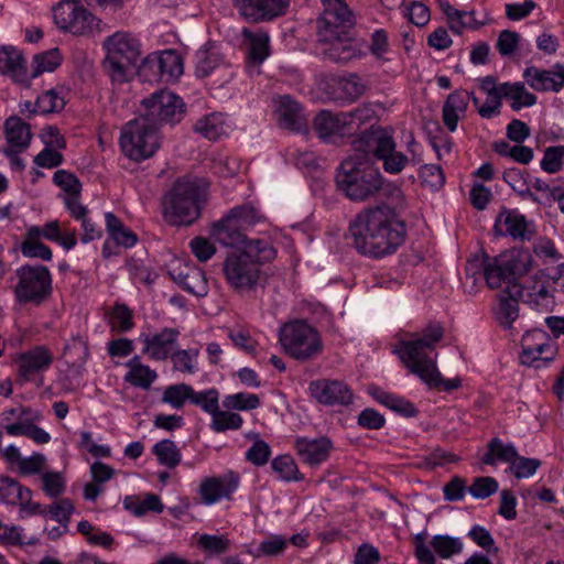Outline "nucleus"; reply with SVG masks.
<instances>
[{"instance_id":"9d476101","label":"nucleus","mask_w":564,"mask_h":564,"mask_svg":"<svg viewBox=\"0 0 564 564\" xmlns=\"http://www.w3.org/2000/svg\"><path fill=\"white\" fill-rule=\"evenodd\" d=\"M57 28L74 35H93L101 31V20L89 12L80 0H61L53 7Z\"/></svg>"},{"instance_id":"4468645a","label":"nucleus","mask_w":564,"mask_h":564,"mask_svg":"<svg viewBox=\"0 0 564 564\" xmlns=\"http://www.w3.org/2000/svg\"><path fill=\"white\" fill-rule=\"evenodd\" d=\"M308 393L317 403L326 406H348L354 401L351 389L340 380H313L308 384Z\"/></svg>"},{"instance_id":"3c124183","label":"nucleus","mask_w":564,"mask_h":564,"mask_svg":"<svg viewBox=\"0 0 564 564\" xmlns=\"http://www.w3.org/2000/svg\"><path fill=\"white\" fill-rule=\"evenodd\" d=\"M223 404L226 409L248 411L257 409L260 405V399L253 393L239 392L227 395Z\"/></svg>"},{"instance_id":"ea45409f","label":"nucleus","mask_w":564,"mask_h":564,"mask_svg":"<svg viewBox=\"0 0 564 564\" xmlns=\"http://www.w3.org/2000/svg\"><path fill=\"white\" fill-rule=\"evenodd\" d=\"M517 455V449L512 444H503L499 438H492L482 462L486 465H495L497 460H501L510 466Z\"/></svg>"},{"instance_id":"b1692460","label":"nucleus","mask_w":564,"mask_h":564,"mask_svg":"<svg viewBox=\"0 0 564 564\" xmlns=\"http://www.w3.org/2000/svg\"><path fill=\"white\" fill-rule=\"evenodd\" d=\"M333 447L328 437L318 438L297 437L294 441V448L303 463L310 466H318L325 462Z\"/></svg>"},{"instance_id":"09e8293b","label":"nucleus","mask_w":564,"mask_h":564,"mask_svg":"<svg viewBox=\"0 0 564 564\" xmlns=\"http://www.w3.org/2000/svg\"><path fill=\"white\" fill-rule=\"evenodd\" d=\"M212 417L210 427L216 433H221L228 430H239L243 423L241 415L229 411H220L219 408Z\"/></svg>"},{"instance_id":"de8ad7c7","label":"nucleus","mask_w":564,"mask_h":564,"mask_svg":"<svg viewBox=\"0 0 564 564\" xmlns=\"http://www.w3.org/2000/svg\"><path fill=\"white\" fill-rule=\"evenodd\" d=\"M193 388L186 383L172 384L165 388L162 402L170 404L174 409H182L185 402L191 399Z\"/></svg>"},{"instance_id":"79ce46f5","label":"nucleus","mask_w":564,"mask_h":564,"mask_svg":"<svg viewBox=\"0 0 564 564\" xmlns=\"http://www.w3.org/2000/svg\"><path fill=\"white\" fill-rule=\"evenodd\" d=\"M503 181L523 199L539 203V198L531 192L528 180L521 170L512 167L503 172Z\"/></svg>"},{"instance_id":"c85d7f7f","label":"nucleus","mask_w":564,"mask_h":564,"mask_svg":"<svg viewBox=\"0 0 564 564\" xmlns=\"http://www.w3.org/2000/svg\"><path fill=\"white\" fill-rule=\"evenodd\" d=\"M469 102V93L466 90L457 89L451 93L442 109V118L446 128L454 132L457 129V124L460 118H463L467 111Z\"/></svg>"},{"instance_id":"0e129e2a","label":"nucleus","mask_w":564,"mask_h":564,"mask_svg":"<svg viewBox=\"0 0 564 564\" xmlns=\"http://www.w3.org/2000/svg\"><path fill=\"white\" fill-rule=\"evenodd\" d=\"M110 324L118 332L130 330L133 327L132 312L123 304L116 305L110 316Z\"/></svg>"},{"instance_id":"bb28decb","label":"nucleus","mask_w":564,"mask_h":564,"mask_svg":"<svg viewBox=\"0 0 564 564\" xmlns=\"http://www.w3.org/2000/svg\"><path fill=\"white\" fill-rule=\"evenodd\" d=\"M241 35L247 47L248 62L253 66H260L271 53L268 32L263 30L252 31L243 28Z\"/></svg>"},{"instance_id":"6e6552de","label":"nucleus","mask_w":564,"mask_h":564,"mask_svg":"<svg viewBox=\"0 0 564 564\" xmlns=\"http://www.w3.org/2000/svg\"><path fill=\"white\" fill-rule=\"evenodd\" d=\"M119 143L127 158L137 162L143 161L160 148L159 129L142 117L135 118L121 129Z\"/></svg>"},{"instance_id":"473e14b6","label":"nucleus","mask_w":564,"mask_h":564,"mask_svg":"<svg viewBox=\"0 0 564 564\" xmlns=\"http://www.w3.org/2000/svg\"><path fill=\"white\" fill-rule=\"evenodd\" d=\"M194 64L196 77L205 78L224 64V57L217 45L207 43L196 51Z\"/></svg>"},{"instance_id":"5fc2aeb1","label":"nucleus","mask_w":564,"mask_h":564,"mask_svg":"<svg viewBox=\"0 0 564 564\" xmlns=\"http://www.w3.org/2000/svg\"><path fill=\"white\" fill-rule=\"evenodd\" d=\"M563 159L564 145L549 147L544 150V155L540 162V166L544 172L555 174L562 170Z\"/></svg>"},{"instance_id":"39448f33","label":"nucleus","mask_w":564,"mask_h":564,"mask_svg":"<svg viewBox=\"0 0 564 564\" xmlns=\"http://www.w3.org/2000/svg\"><path fill=\"white\" fill-rule=\"evenodd\" d=\"M102 46L106 51L102 67L111 83L130 82L137 74L141 54L139 40L131 33L118 31L106 37Z\"/></svg>"},{"instance_id":"338daca9","label":"nucleus","mask_w":564,"mask_h":564,"mask_svg":"<svg viewBox=\"0 0 564 564\" xmlns=\"http://www.w3.org/2000/svg\"><path fill=\"white\" fill-rule=\"evenodd\" d=\"M1 482L6 486L7 496L14 495V498L10 500L11 503L19 502L20 507H22L23 503L31 500V490L20 485L15 479L3 476L1 477Z\"/></svg>"},{"instance_id":"6e6d98bb","label":"nucleus","mask_w":564,"mask_h":564,"mask_svg":"<svg viewBox=\"0 0 564 564\" xmlns=\"http://www.w3.org/2000/svg\"><path fill=\"white\" fill-rule=\"evenodd\" d=\"M490 260L491 257L486 253L475 254L470 258L465 268L466 283L470 281L474 286L478 280L482 279L486 273L487 264H489Z\"/></svg>"},{"instance_id":"680f3d73","label":"nucleus","mask_w":564,"mask_h":564,"mask_svg":"<svg viewBox=\"0 0 564 564\" xmlns=\"http://www.w3.org/2000/svg\"><path fill=\"white\" fill-rule=\"evenodd\" d=\"M286 544V539L282 535H271L259 543L253 555L256 557L278 556L284 552Z\"/></svg>"},{"instance_id":"e433bc0d","label":"nucleus","mask_w":564,"mask_h":564,"mask_svg":"<svg viewBox=\"0 0 564 564\" xmlns=\"http://www.w3.org/2000/svg\"><path fill=\"white\" fill-rule=\"evenodd\" d=\"M336 99L355 101L366 91V84L357 74L339 77L335 80Z\"/></svg>"},{"instance_id":"a18cd8bd","label":"nucleus","mask_w":564,"mask_h":564,"mask_svg":"<svg viewBox=\"0 0 564 564\" xmlns=\"http://www.w3.org/2000/svg\"><path fill=\"white\" fill-rule=\"evenodd\" d=\"M64 355L70 358L73 366L83 367L89 357L87 339L79 334L74 336L64 347Z\"/></svg>"},{"instance_id":"c03bdc74","label":"nucleus","mask_w":564,"mask_h":564,"mask_svg":"<svg viewBox=\"0 0 564 564\" xmlns=\"http://www.w3.org/2000/svg\"><path fill=\"white\" fill-rule=\"evenodd\" d=\"M271 467L285 481H300L303 476L300 474L294 459L290 455H280L271 462Z\"/></svg>"},{"instance_id":"ddd939ff","label":"nucleus","mask_w":564,"mask_h":564,"mask_svg":"<svg viewBox=\"0 0 564 564\" xmlns=\"http://www.w3.org/2000/svg\"><path fill=\"white\" fill-rule=\"evenodd\" d=\"M53 360L52 351L43 345L17 354L14 364L19 381L25 383L34 380L51 368Z\"/></svg>"},{"instance_id":"5701e85b","label":"nucleus","mask_w":564,"mask_h":564,"mask_svg":"<svg viewBox=\"0 0 564 564\" xmlns=\"http://www.w3.org/2000/svg\"><path fill=\"white\" fill-rule=\"evenodd\" d=\"M313 129L324 142H330L336 137L351 135L344 111L321 110L313 120Z\"/></svg>"},{"instance_id":"2f4dec72","label":"nucleus","mask_w":564,"mask_h":564,"mask_svg":"<svg viewBox=\"0 0 564 564\" xmlns=\"http://www.w3.org/2000/svg\"><path fill=\"white\" fill-rule=\"evenodd\" d=\"M516 271V265L510 261L495 257L487 264L484 279L490 289H498L503 283H507V285L517 283L514 281Z\"/></svg>"},{"instance_id":"7c9ffc66","label":"nucleus","mask_w":564,"mask_h":564,"mask_svg":"<svg viewBox=\"0 0 564 564\" xmlns=\"http://www.w3.org/2000/svg\"><path fill=\"white\" fill-rule=\"evenodd\" d=\"M4 135L8 149H15L24 151L29 148L32 140V132L30 124L24 122L18 116H11L4 121Z\"/></svg>"},{"instance_id":"0eeeda50","label":"nucleus","mask_w":564,"mask_h":564,"mask_svg":"<svg viewBox=\"0 0 564 564\" xmlns=\"http://www.w3.org/2000/svg\"><path fill=\"white\" fill-rule=\"evenodd\" d=\"M279 343L288 356L302 362L316 358L324 348L318 330L302 319L281 326Z\"/></svg>"},{"instance_id":"bf43d9fd","label":"nucleus","mask_w":564,"mask_h":564,"mask_svg":"<svg viewBox=\"0 0 564 564\" xmlns=\"http://www.w3.org/2000/svg\"><path fill=\"white\" fill-rule=\"evenodd\" d=\"M53 182L56 186L61 187L66 193L65 196H74L80 194L82 183L75 174L66 170L56 171L53 176Z\"/></svg>"},{"instance_id":"c9c22d12","label":"nucleus","mask_w":564,"mask_h":564,"mask_svg":"<svg viewBox=\"0 0 564 564\" xmlns=\"http://www.w3.org/2000/svg\"><path fill=\"white\" fill-rule=\"evenodd\" d=\"M502 96L509 99L513 111H519L523 107H532L536 104V96L530 93L523 83H502Z\"/></svg>"},{"instance_id":"412c9836","label":"nucleus","mask_w":564,"mask_h":564,"mask_svg":"<svg viewBox=\"0 0 564 564\" xmlns=\"http://www.w3.org/2000/svg\"><path fill=\"white\" fill-rule=\"evenodd\" d=\"M178 336V329L171 327H164L152 335H141L144 344L142 352L153 360H166L175 351Z\"/></svg>"},{"instance_id":"774afa93","label":"nucleus","mask_w":564,"mask_h":564,"mask_svg":"<svg viewBox=\"0 0 564 564\" xmlns=\"http://www.w3.org/2000/svg\"><path fill=\"white\" fill-rule=\"evenodd\" d=\"M466 491H468L466 480L459 476H454L443 488L444 499L451 502L463 500Z\"/></svg>"},{"instance_id":"a19ab883","label":"nucleus","mask_w":564,"mask_h":564,"mask_svg":"<svg viewBox=\"0 0 564 564\" xmlns=\"http://www.w3.org/2000/svg\"><path fill=\"white\" fill-rule=\"evenodd\" d=\"M152 453L158 462L169 468H175L182 459V454L176 444L171 440H162L154 444Z\"/></svg>"},{"instance_id":"864d4df0","label":"nucleus","mask_w":564,"mask_h":564,"mask_svg":"<svg viewBox=\"0 0 564 564\" xmlns=\"http://www.w3.org/2000/svg\"><path fill=\"white\" fill-rule=\"evenodd\" d=\"M219 393L212 388L205 391L196 392L193 389L189 402L199 406L206 413L213 415L219 408Z\"/></svg>"},{"instance_id":"603ef678","label":"nucleus","mask_w":564,"mask_h":564,"mask_svg":"<svg viewBox=\"0 0 564 564\" xmlns=\"http://www.w3.org/2000/svg\"><path fill=\"white\" fill-rule=\"evenodd\" d=\"M35 106L41 113H53L65 107V100L56 89L52 88L37 97Z\"/></svg>"},{"instance_id":"f704fd0d","label":"nucleus","mask_w":564,"mask_h":564,"mask_svg":"<svg viewBox=\"0 0 564 564\" xmlns=\"http://www.w3.org/2000/svg\"><path fill=\"white\" fill-rule=\"evenodd\" d=\"M126 367L129 368V371L124 375L123 379L133 387L148 390L158 378L156 371L143 365L139 356L128 360Z\"/></svg>"},{"instance_id":"4d7b16f0","label":"nucleus","mask_w":564,"mask_h":564,"mask_svg":"<svg viewBox=\"0 0 564 564\" xmlns=\"http://www.w3.org/2000/svg\"><path fill=\"white\" fill-rule=\"evenodd\" d=\"M540 466L541 460L536 458H528L517 455L509 466V471L517 479L529 478L535 474Z\"/></svg>"},{"instance_id":"9b49d317","label":"nucleus","mask_w":564,"mask_h":564,"mask_svg":"<svg viewBox=\"0 0 564 564\" xmlns=\"http://www.w3.org/2000/svg\"><path fill=\"white\" fill-rule=\"evenodd\" d=\"M144 112L140 117L160 129L163 124L174 126L182 121L186 106L173 91L162 89L142 100Z\"/></svg>"},{"instance_id":"f257e3e1","label":"nucleus","mask_w":564,"mask_h":564,"mask_svg":"<svg viewBox=\"0 0 564 564\" xmlns=\"http://www.w3.org/2000/svg\"><path fill=\"white\" fill-rule=\"evenodd\" d=\"M416 144L411 134L408 141L409 152L414 154ZM355 154L345 159L338 166L335 181L340 191L351 202H367L382 193L386 186H391V194L401 195L398 186H392L382 176L378 167L370 163V158L382 163L386 173L400 174L411 162L410 158L397 150L393 131L380 126H371L360 133L354 141Z\"/></svg>"},{"instance_id":"a878e982","label":"nucleus","mask_w":564,"mask_h":564,"mask_svg":"<svg viewBox=\"0 0 564 564\" xmlns=\"http://www.w3.org/2000/svg\"><path fill=\"white\" fill-rule=\"evenodd\" d=\"M499 310L497 312L498 323L510 328L519 316L518 300L522 299V288L519 283L509 284L498 294Z\"/></svg>"},{"instance_id":"69168bd1","label":"nucleus","mask_w":564,"mask_h":564,"mask_svg":"<svg viewBox=\"0 0 564 564\" xmlns=\"http://www.w3.org/2000/svg\"><path fill=\"white\" fill-rule=\"evenodd\" d=\"M74 512V505L67 498L59 499L46 508V514L56 520L59 524L69 523L70 516Z\"/></svg>"},{"instance_id":"1a4fd4ad","label":"nucleus","mask_w":564,"mask_h":564,"mask_svg":"<svg viewBox=\"0 0 564 564\" xmlns=\"http://www.w3.org/2000/svg\"><path fill=\"white\" fill-rule=\"evenodd\" d=\"M15 300L21 304L41 305L52 294V274L44 265L25 264L15 270Z\"/></svg>"},{"instance_id":"aec40b11","label":"nucleus","mask_w":564,"mask_h":564,"mask_svg":"<svg viewBox=\"0 0 564 564\" xmlns=\"http://www.w3.org/2000/svg\"><path fill=\"white\" fill-rule=\"evenodd\" d=\"M323 55L335 63H347L364 55L361 45L354 39L352 32L336 34L329 41H318Z\"/></svg>"},{"instance_id":"7ed1b4c3","label":"nucleus","mask_w":564,"mask_h":564,"mask_svg":"<svg viewBox=\"0 0 564 564\" xmlns=\"http://www.w3.org/2000/svg\"><path fill=\"white\" fill-rule=\"evenodd\" d=\"M356 250L372 258L395 252L405 238V226L387 206L366 208L349 225Z\"/></svg>"},{"instance_id":"20e7f679","label":"nucleus","mask_w":564,"mask_h":564,"mask_svg":"<svg viewBox=\"0 0 564 564\" xmlns=\"http://www.w3.org/2000/svg\"><path fill=\"white\" fill-rule=\"evenodd\" d=\"M443 335L444 329L441 325H429L419 336L400 341L394 349L410 372L416 375L424 383H436L440 379L435 347Z\"/></svg>"},{"instance_id":"13d9d810","label":"nucleus","mask_w":564,"mask_h":564,"mask_svg":"<svg viewBox=\"0 0 564 564\" xmlns=\"http://www.w3.org/2000/svg\"><path fill=\"white\" fill-rule=\"evenodd\" d=\"M344 115L347 123H349L350 133L354 134L362 123L371 120L376 112L371 105L364 104L350 111L344 112Z\"/></svg>"},{"instance_id":"dca6fc26","label":"nucleus","mask_w":564,"mask_h":564,"mask_svg":"<svg viewBox=\"0 0 564 564\" xmlns=\"http://www.w3.org/2000/svg\"><path fill=\"white\" fill-rule=\"evenodd\" d=\"M522 288V301L532 308H549L554 304V295L558 291L552 286V280L546 270H539L528 279Z\"/></svg>"},{"instance_id":"c756f323","label":"nucleus","mask_w":564,"mask_h":564,"mask_svg":"<svg viewBox=\"0 0 564 564\" xmlns=\"http://www.w3.org/2000/svg\"><path fill=\"white\" fill-rule=\"evenodd\" d=\"M0 74L10 76L17 83L28 82L25 59L14 46L0 47Z\"/></svg>"},{"instance_id":"423d86ee","label":"nucleus","mask_w":564,"mask_h":564,"mask_svg":"<svg viewBox=\"0 0 564 564\" xmlns=\"http://www.w3.org/2000/svg\"><path fill=\"white\" fill-rule=\"evenodd\" d=\"M204 191L196 181L178 180L164 195L162 214L173 226H189L200 215Z\"/></svg>"},{"instance_id":"37998d69","label":"nucleus","mask_w":564,"mask_h":564,"mask_svg":"<svg viewBox=\"0 0 564 564\" xmlns=\"http://www.w3.org/2000/svg\"><path fill=\"white\" fill-rule=\"evenodd\" d=\"M62 63V55L58 48H51L36 54L33 57V70L31 78H36L45 72H54Z\"/></svg>"},{"instance_id":"8fccbe9b","label":"nucleus","mask_w":564,"mask_h":564,"mask_svg":"<svg viewBox=\"0 0 564 564\" xmlns=\"http://www.w3.org/2000/svg\"><path fill=\"white\" fill-rule=\"evenodd\" d=\"M197 357L198 349H181L175 350L170 358L173 361L174 370L185 373H194L197 370Z\"/></svg>"},{"instance_id":"393cba45","label":"nucleus","mask_w":564,"mask_h":564,"mask_svg":"<svg viewBox=\"0 0 564 564\" xmlns=\"http://www.w3.org/2000/svg\"><path fill=\"white\" fill-rule=\"evenodd\" d=\"M275 112L279 124L291 131H301L306 127V119L301 105L289 95L279 96L275 100Z\"/></svg>"},{"instance_id":"58836bf2","label":"nucleus","mask_w":564,"mask_h":564,"mask_svg":"<svg viewBox=\"0 0 564 564\" xmlns=\"http://www.w3.org/2000/svg\"><path fill=\"white\" fill-rule=\"evenodd\" d=\"M39 238V226L28 228L25 238L21 245V252L26 258H39L43 261L52 260V250L41 242Z\"/></svg>"},{"instance_id":"f03ea898","label":"nucleus","mask_w":564,"mask_h":564,"mask_svg":"<svg viewBox=\"0 0 564 564\" xmlns=\"http://www.w3.org/2000/svg\"><path fill=\"white\" fill-rule=\"evenodd\" d=\"M263 220L251 204L232 207L221 219L212 225V236L225 247H243L227 254L223 263L224 278L229 288L240 294H251L267 283L262 264L275 257V249L263 239H248L247 231Z\"/></svg>"},{"instance_id":"2eb2a0df","label":"nucleus","mask_w":564,"mask_h":564,"mask_svg":"<svg viewBox=\"0 0 564 564\" xmlns=\"http://www.w3.org/2000/svg\"><path fill=\"white\" fill-rule=\"evenodd\" d=\"M556 354L555 347L549 343L547 334L542 329L525 333L522 337L521 362L540 368L550 364Z\"/></svg>"},{"instance_id":"a211bd4d","label":"nucleus","mask_w":564,"mask_h":564,"mask_svg":"<svg viewBox=\"0 0 564 564\" xmlns=\"http://www.w3.org/2000/svg\"><path fill=\"white\" fill-rule=\"evenodd\" d=\"M239 484V474L228 470L219 476L205 477L197 491L203 503L210 506L223 499H231V495L238 489Z\"/></svg>"},{"instance_id":"f3484780","label":"nucleus","mask_w":564,"mask_h":564,"mask_svg":"<svg viewBox=\"0 0 564 564\" xmlns=\"http://www.w3.org/2000/svg\"><path fill=\"white\" fill-rule=\"evenodd\" d=\"M232 4L246 21L259 23L285 14L290 0H232Z\"/></svg>"},{"instance_id":"6ab92c4d","label":"nucleus","mask_w":564,"mask_h":564,"mask_svg":"<svg viewBox=\"0 0 564 564\" xmlns=\"http://www.w3.org/2000/svg\"><path fill=\"white\" fill-rule=\"evenodd\" d=\"M171 279L184 291L197 297L208 293V284L204 271L188 263L175 262L169 270Z\"/></svg>"},{"instance_id":"052dcab7","label":"nucleus","mask_w":564,"mask_h":564,"mask_svg":"<svg viewBox=\"0 0 564 564\" xmlns=\"http://www.w3.org/2000/svg\"><path fill=\"white\" fill-rule=\"evenodd\" d=\"M42 490L46 496L56 498L61 496L66 488L65 479L58 471H46L41 476Z\"/></svg>"},{"instance_id":"72a5a7b5","label":"nucleus","mask_w":564,"mask_h":564,"mask_svg":"<svg viewBox=\"0 0 564 564\" xmlns=\"http://www.w3.org/2000/svg\"><path fill=\"white\" fill-rule=\"evenodd\" d=\"M148 64L160 69L161 80L177 78L183 73L182 58L175 51L172 50L149 54Z\"/></svg>"},{"instance_id":"49530a36","label":"nucleus","mask_w":564,"mask_h":564,"mask_svg":"<svg viewBox=\"0 0 564 564\" xmlns=\"http://www.w3.org/2000/svg\"><path fill=\"white\" fill-rule=\"evenodd\" d=\"M431 546L442 558H449L463 551V542L459 538L449 535H435L431 541Z\"/></svg>"},{"instance_id":"f8f14e48","label":"nucleus","mask_w":564,"mask_h":564,"mask_svg":"<svg viewBox=\"0 0 564 564\" xmlns=\"http://www.w3.org/2000/svg\"><path fill=\"white\" fill-rule=\"evenodd\" d=\"M355 24V14L346 1L323 4V11L316 21L317 41H329L336 34L352 32Z\"/></svg>"},{"instance_id":"cd10ccee","label":"nucleus","mask_w":564,"mask_h":564,"mask_svg":"<svg viewBox=\"0 0 564 564\" xmlns=\"http://www.w3.org/2000/svg\"><path fill=\"white\" fill-rule=\"evenodd\" d=\"M495 229L499 235L510 236L513 239H530L532 231L525 217L514 210L503 209L499 213Z\"/></svg>"},{"instance_id":"e2e57ef3","label":"nucleus","mask_w":564,"mask_h":564,"mask_svg":"<svg viewBox=\"0 0 564 564\" xmlns=\"http://www.w3.org/2000/svg\"><path fill=\"white\" fill-rule=\"evenodd\" d=\"M499 488L498 481L489 476L477 477L468 487V492L476 499H486Z\"/></svg>"},{"instance_id":"4c0bfd02","label":"nucleus","mask_w":564,"mask_h":564,"mask_svg":"<svg viewBox=\"0 0 564 564\" xmlns=\"http://www.w3.org/2000/svg\"><path fill=\"white\" fill-rule=\"evenodd\" d=\"M194 130L204 138L215 141L227 134L228 126L226 124L224 115L210 113L197 120Z\"/></svg>"},{"instance_id":"4be33fe9","label":"nucleus","mask_w":564,"mask_h":564,"mask_svg":"<svg viewBox=\"0 0 564 564\" xmlns=\"http://www.w3.org/2000/svg\"><path fill=\"white\" fill-rule=\"evenodd\" d=\"M527 84L536 91H560L564 86V65L555 64L550 69L529 66L523 72Z\"/></svg>"}]
</instances>
